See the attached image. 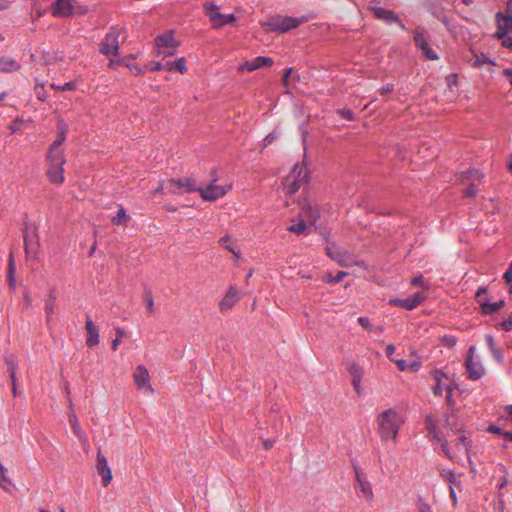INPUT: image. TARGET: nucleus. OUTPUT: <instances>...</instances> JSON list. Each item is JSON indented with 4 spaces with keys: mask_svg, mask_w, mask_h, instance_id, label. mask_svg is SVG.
<instances>
[{
    "mask_svg": "<svg viewBox=\"0 0 512 512\" xmlns=\"http://www.w3.org/2000/svg\"><path fill=\"white\" fill-rule=\"evenodd\" d=\"M378 433L382 441L397 439L403 418L395 409H387L377 417Z\"/></svg>",
    "mask_w": 512,
    "mask_h": 512,
    "instance_id": "1",
    "label": "nucleus"
},
{
    "mask_svg": "<svg viewBox=\"0 0 512 512\" xmlns=\"http://www.w3.org/2000/svg\"><path fill=\"white\" fill-rule=\"evenodd\" d=\"M307 19L305 17H291L276 15L263 22L262 26L267 32H275L277 34H284L291 29L299 27Z\"/></svg>",
    "mask_w": 512,
    "mask_h": 512,
    "instance_id": "2",
    "label": "nucleus"
},
{
    "mask_svg": "<svg viewBox=\"0 0 512 512\" xmlns=\"http://www.w3.org/2000/svg\"><path fill=\"white\" fill-rule=\"evenodd\" d=\"M309 169L305 163H296L284 180V189L288 194L296 193L309 181Z\"/></svg>",
    "mask_w": 512,
    "mask_h": 512,
    "instance_id": "3",
    "label": "nucleus"
},
{
    "mask_svg": "<svg viewBox=\"0 0 512 512\" xmlns=\"http://www.w3.org/2000/svg\"><path fill=\"white\" fill-rule=\"evenodd\" d=\"M47 170L46 176L50 183L61 185L65 181L64 165L66 163L65 154L46 153Z\"/></svg>",
    "mask_w": 512,
    "mask_h": 512,
    "instance_id": "4",
    "label": "nucleus"
},
{
    "mask_svg": "<svg viewBox=\"0 0 512 512\" xmlns=\"http://www.w3.org/2000/svg\"><path fill=\"white\" fill-rule=\"evenodd\" d=\"M497 30L494 33L503 48L512 50V15L496 14Z\"/></svg>",
    "mask_w": 512,
    "mask_h": 512,
    "instance_id": "5",
    "label": "nucleus"
},
{
    "mask_svg": "<svg viewBox=\"0 0 512 512\" xmlns=\"http://www.w3.org/2000/svg\"><path fill=\"white\" fill-rule=\"evenodd\" d=\"M202 6L204 14L209 18L213 29H220L228 24H233L236 21V16L234 14L220 13L219 6L214 2H204Z\"/></svg>",
    "mask_w": 512,
    "mask_h": 512,
    "instance_id": "6",
    "label": "nucleus"
},
{
    "mask_svg": "<svg viewBox=\"0 0 512 512\" xmlns=\"http://www.w3.org/2000/svg\"><path fill=\"white\" fill-rule=\"evenodd\" d=\"M464 367L467 378L472 381L481 379L486 373V369L482 365L479 356L476 355V347L474 345L468 348Z\"/></svg>",
    "mask_w": 512,
    "mask_h": 512,
    "instance_id": "7",
    "label": "nucleus"
},
{
    "mask_svg": "<svg viewBox=\"0 0 512 512\" xmlns=\"http://www.w3.org/2000/svg\"><path fill=\"white\" fill-rule=\"evenodd\" d=\"M154 43L156 57L165 58L173 56L176 53V48L178 47V43L176 42L172 31L159 34L154 39Z\"/></svg>",
    "mask_w": 512,
    "mask_h": 512,
    "instance_id": "8",
    "label": "nucleus"
},
{
    "mask_svg": "<svg viewBox=\"0 0 512 512\" xmlns=\"http://www.w3.org/2000/svg\"><path fill=\"white\" fill-rule=\"evenodd\" d=\"M119 36L120 29L116 26H112L100 43L99 52L105 56H117L120 49Z\"/></svg>",
    "mask_w": 512,
    "mask_h": 512,
    "instance_id": "9",
    "label": "nucleus"
},
{
    "mask_svg": "<svg viewBox=\"0 0 512 512\" xmlns=\"http://www.w3.org/2000/svg\"><path fill=\"white\" fill-rule=\"evenodd\" d=\"M169 192L172 194H184L194 193L200 190V184H198L196 178L193 176L185 178H171L167 182Z\"/></svg>",
    "mask_w": 512,
    "mask_h": 512,
    "instance_id": "10",
    "label": "nucleus"
},
{
    "mask_svg": "<svg viewBox=\"0 0 512 512\" xmlns=\"http://www.w3.org/2000/svg\"><path fill=\"white\" fill-rule=\"evenodd\" d=\"M216 178L212 180V183L207 185L206 187L200 185V190H198L201 198L205 201H215L224 195L232 188V185L222 186L215 184Z\"/></svg>",
    "mask_w": 512,
    "mask_h": 512,
    "instance_id": "11",
    "label": "nucleus"
},
{
    "mask_svg": "<svg viewBox=\"0 0 512 512\" xmlns=\"http://www.w3.org/2000/svg\"><path fill=\"white\" fill-rule=\"evenodd\" d=\"M67 132L68 125L63 120L59 121L57 124L56 139L50 144L47 153L65 154L62 145L67 138Z\"/></svg>",
    "mask_w": 512,
    "mask_h": 512,
    "instance_id": "12",
    "label": "nucleus"
},
{
    "mask_svg": "<svg viewBox=\"0 0 512 512\" xmlns=\"http://www.w3.org/2000/svg\"><path fill=\"white\" fill-rule=\"evenodd\" d=\"M369 10L372 11L375 18L379 20H383L388 24L396 23L402 30H406V26L403 21L395 14L394 11L388 10L382 7H369Z\"/></svg>",
    "mask_w": 512,
    "mask_h": 512,
    "instance_id": "13",
    "label": "nucleus"
},
{
    "mask_svg": "<svg viewBox=\"0 0 512 512\" xmlns=\"http://www.w3.org/2000/svg\"><path fill=\"white\" fill-rule=\"evenodd\" d=\"M134 383L139 390H146L153 393L154 389L150 384V376L144 365H138L133 373Z\"/></svg>",
    "mask_w": 512,
    "mask_h": 512,
    "instance_id": "14",
    "label": "nucleus"
},
{
    "mask_svg": "<svg viewBox=\"0 0 512 512\" xmlns=\"http://www.w3.org/2000/svg\"><path fill=\"white\" fill-rule=\"evenodd\" d=\"M426 298L427 296L425 294L417 292L414 295L405 299H391L389 303L393 306L404 308L406 310H413L416 307H418Z\"/></svg>",
    "mask_w": 512,
    "mask_h": 512,
    "instance_id": "15",
    "label": "nucleus"
},
{
    "mask_svg": "<svg viewBox=\"0 0 512 512\" xmlns=\"http://www.w3.org/2000/svg\"><path fill=\"white\" fill-rule=\"evenodd\" d=\"M97 472L102 478V485L107 487L112 480L111 469L108 466L107 459L99 450L97 453V464H96Z\"/></svg>",
    "mask_w": 512,
    "mask_h": 512,
    "instance_id": "16",
    "label": "nucleus"
},
{
    "mask_svg": "<svg viewBox=\"0 0 512 512\" xmlns=\"http://www.w3.org/2000/svg\"><path fill=\"white\" fill-rule=\"evenodd\" d=\"M353 468L360 491L368 501H372L374 494L370 482L365 477H363L361 469L357 464L353 463Z\"/></svg>",
    "mask_w": 512,
    "mask_h": 512,
    "instance_id": "17",
    "label": "nucleus"
},
{
    "mask_svg": "<svg viewBox=\"0 0 512 512\" xmlns=\"http://www.w3.org/2000/svg\"><path fill=\"white\" fill-rule=\"evenodd\" d=\"M76 0H56L53 6V15L70 17L75 13Z\"/></svg>",
    "mask_w": 512,
    "mask_h": 512,
    "instance_id": "18",
    "label": "nucleus"
},
{
    "mask_svg": "<svg viewBox=\"0 0 512 512\" xmlns=\"http://www.w3.org/2000/svg\"><path fill=\"white\" fill-rule=\"evenodd\" d=\"M273 59L270 57L258 56L250 61H245L238 68L239 71H247L253 72L264 66H271L273 64Z\"/></svg>",
    "mask_w": 512,
    "mask_h": 512,
    "instance_id": "19",
    "label": "nucleus"
},
{
    "mask_svg": "<svg viewBox=\"0 0 512 512\" xmlns=\"http://www.w3.org/2000/svg\"><path fill=\"white\" fill-rule=\"evenodd\" d=\"M240 296L234 286H231L225 296L219 303V310L221 313H225L231 310L235 304L239 301Z\"/></svg>",
    "mask_w": 512,
    "mask_h": 512,
    "instance_id": "20",
    "label": "nucleus"
},
{
    "mask_svg": "<svg viewBox=\"0 0 512 512\" xmlns=\"http://www.w3.org/2000/svg\"><path fill=\"white\" fill-rule=\"evenodd\" d=\"M85 328L87 332L86 345L90 348L97 346L99 344V330L90 317H87Z\"/></svg>",
    "mask_w": 512,
    "mask_h": 512,
    "instance_id": "21",
    "label": "nucleus"
},
{
    "mask_svg": "<svg viewBox=\"0 0 512 512\" xmlns=\"http://www.w3.org/2000/svg\"><path fill=\"white\" fill-rule=\"evenodd\" d=\"M39 247V238L37 234V228H34V239L28 236L27 231L24 234V249L27 256H35Z\"/></svg>",
    "mask_w": 512,
    "mask_h": 512,
    "instance_id": "22",
    "label": "nucleus"
},
{
    "mask_svg": "<svg viewBox=\"0 0 512 512\" xmlns=\"http://www.w3.org/2000/svg\"><path fill=\"white\" fill-rule=\"evenodd\" d=\"M484 175L476 169H468L459 174L462 183H475L477 186L482 182Z\"/></svg>",
    "mask_w": 512,
    "mask_h": 512,
    "instance_id": "23",
    "label": "nucleus"
},
{
    "mask_svg": "<svg viewBox=\"0 0 512 512\" xmlns=\"http://www.w3.org/2000/svg\"><path fill=\"white\" fill-rule=\"evenodd\" d=\"M21 69V64L12 57L0 56V72L13 73Z\"/></svg>",
    "mask_w": 512,
    "mask_h": 512,
    "instance_id": "24",
    "label": "nucleus"
},
{
    "mask_svg": "<svg viewBox=\"0 0 512 512\" xmlns=\"http://www.w3.org/2000/svg\"><path fill=\"white\" fill-rule=\"evenodd\" d=\"M56 299H57L56 289L52 288L49 291V293L47 294V297L45 299V316H46V321L48 324L52 320V317L55 312L54 308H55Z\"/></svg>",
    "mask_w": 512,
    "mask_h": 512,
    "instance_id": "25",
    "label": "nucleus"
},
{
    "mask_svg": "<svg viewBox=\"0 0 512 512\" xmlns=\"http://www.w3.org/2000/svg\"><path fill=\"white\" fill-rule=\"evenodd\" d=\"M68 407H69L68 419H69V423L71 425L72 431H73V433L78 438H81L83 436L82 435V431H81V427H80V424L78 422L76 413H75V411L73 409V403H72L71 399H69V401H68ZM83 439H85L84 436H83Z\"/></svg>",
    "mask_w": 512,
    "mask_h": 512,
    "instance_id": "26",
    "label": "nucleus"
},
{
    "mask_svg": "<svg viewBox=\"0 0 512 512\" xmlns=\"http://www.w3.org/2000/svg\"><path fill=\"white\" fill-rule=\"evenodd\" d=\"M424 424L429 435H431L433 439L436 440L437 442H441L442 438L440 437L439 434L437 420L432 415H427L425 417Z\"/></svg>",
    "mask_w": 512,
    "mask_h": 512,
    "instance_id": "27",
    "label": "nucleus"
},
{
    "mask_svg": "<svg viewBox=\"0 0 512 512\" xmlns=\"http://www.w3.org/2000/svg\"><path fill=\"white\" fill-rule=\"evenodd\" d=\"M488 349L492 355V357L497 361L498 363H502L504 360V354L503 351L496 347L494 337L490 334H487L485 336Z\"/></svg>",
    "mask_w": 512,
    "mask_h": 512,
    "instance_id": "28",
    "label": "nucleus"
},
{
    "mask_svg": "<svg viewBox=\"0 0 512 512\" xmlns=\"http://www.w3.org/2000/svg\"><path fill=\"white\" fill-rule=\"evenodd\" d=\"M478 302L480 303L482 312L486 315H491V314L496 313L501 308H503L505 305L504 300H500V301H497L494 303H491L489 301H481V300H478Z\"/></svg>",
    "mask_w": 512,
    "mask_h": 512,
    "instance_id": "29",
    "label": "nucleus"
},
{
    "mask_svg": "<svg viewBox=\"0 0 512 512\" xmlns=\"http://www.w3.org/2000/svg\"><path fill=\"white\" fill-rule=\"evenodd\" d=\"M164 70L168 72L178 71L181 74H184L187 71L185 59L182 57L175 61H167L164 63Z\"/></svg>",
    "mask_w": 512,
    "mask_h": 512,
    "instance_id": "30",
    "label": "nucleus"
},
{
    "mask_svg": "<svg viewBox=\"0 0 512 512\" xmlns=\"http://www.w3.org/2000/svg\"><path fill=\"white\" fill-rule=\"evenodd\" d=\"M414 42L419 50L426 46L428 44V32L424 28H417L414 33Z\"/></svg>",
    "mask_w": 512,
    "mask_h": 512,
    "instance_id": "31",
    "label": "nucleus"
},
{
    "mask_svg": "<svg viewBox=\"0 0 512 512\" xmlns=\"http://www.w3.org/2000/svg\"><path fill=\"white\" fill-rule=\"evenodd\" d=\"M131 220L130 215L127 214L126 210L121 206L118 210V213L116 216H114L111 221L114 225L117 226H127L129 221Z\"/></svg>",
    "mask_w": 512,
    "mask_h": 512,
    "instance_id": "32",
    "label": "nucleus"
},
{
    "mask_svg": "<svg viewBox=\"0 0 512 512\" xmlns=\"http://www.w3.org/2000/svg\"><path fill=\"white\" fill-rule=\"evenodd\" d=\"M15 270H16V265H15L14 255L12 252H10L9 260H8V284H9L10 289L15 288V284H16Z\"/></svg>",
    "mask_w": 512,
    "mask_h": 512,
    "instance_id": "33",
    "label": "nucleus"
},
{
    "mask_svg": "<svg viewBox=\"0 0 512 512\" xmlns=\"http://www.w3.org/2000/svg\"><path fill=\"white\" fill-rule=\"evenodd\" d=\"M301 214L314 224L318 218V212L317 210L313 209V207L309 204L304 205L301 210Z\"/></svg>",
    "mask_w": 512,
    "mask_h": 512,
    "instance_id": "34",
    "label": "nucleus"
},
{
    "mask_svg": "<svg viewBox=\"0 0 512 512\" xmlns=\"http://www.w3.org/2000/svg\"><path fill=\"white\" fill-rule=\"evenodd\" d=\"M143 300L146 305V310L149 314H152L154 312V299L153 294L150 289H145L143 292Z\"/></svg>",
    "mask_w": 512,
    "mask_h": 512,
    "instance_id": "35",
    "label": "nucleus"
},
{
    "mask_svg": "<svg viewBox=\"0 0 512 512\" xmlns=\"http://www.w3.org/2000/svg\"><path fill=\"white\" fill-rule=\"evenodd\" d=\"M443 375L444 374L440 371H435L433 373V378L437 382L433 388V393L435 396H442V394H443L444 387L441 384V376H443Z\"/></svg>",
    "mask_w": 512,
    "mask_h": 512,
    "instance_id": "36",
    "label": "nucleus"
},
{
    "mask_svg": "<svg viewBox=\"0 0 512 512\" xmlns=\"http://www.w3.org/2000/svg\"><path fill=\"white\" fill-rule=\"evenodd\" d=\"M4 362H5L6 366H7L8 373L9 372H16L18 361H17V357L15 355H13V354H5Z\"/></svg>",
    "mask_w": 512,
    "mask_h": 512,
    "instance_id": "37",
    "label": "nucleus"
},
{
    "mask_svg": "<svg viewBox=\"0 0 512 512\" xmlns=\"http://www.w3.org/2000/svg\"><path fill=\"white\" fill-rule=\"evenodd\" d=\"M420 51L422 52V55L423 57L426 59V60H437L439 59V56L438 54L436 53L435 50H433L429 43L424 46V47H421Z\"/></svg>",
    "mask_w": 512,
    "mask_h": 512,
    "instance_id": "38",
    "label": "nucleus"
},
{
    "mask_svg": "<svg viewBox=\"0 0 512 512\" xmlns=\"http://www.w3.org/2000/svg\"><path fill=\"white\" fill-rule=\"evenodd\" d=\"M349 374L353 380H362L363 370L358 364H351L348 368Z\"/></svg>",
    "mask_w": 512,
    "mask_h": 512,
    "instance_id": "39",
    "label": "nucleus"
},
{
    "mask_svg": "<svg viewBox=\"0 0 512 512\" xmlns=\"http://www.w3.org/2000/svg\"><path fill=\"white\" fill-rule=\"evenodd\" d=\"M455 445L459 450H461L463 448L465 452H468L470 449V446H471V442H470V440H468V438L465 435L461 434L458 437Z\"/></svg>",
    "mask_w": 512,
    "mask_h": 512,
    "instance_id": "40",
    "label": "nucleus"
},
{
    "mask_svg": "<svg viewBox=\"0 0 512 512\" xmlns=\"http://www.w3.org/2000/svg\"><path fill=\"white\" fill-rule=\"evenodd\" d=\"M125 66L136 76L145 74L147 66H140L136 63H126Z\"/></svg>",
    "mask_w": 512,
    "mask_h": 512,
    "instance_id": "41",
    "label": "nucleus"
},
{
    "mask_svg": "<svg viewBox=\"0 0 512 512\" xmlns=\"http://www.w3.org/2000/svg\"><path fill=\"white\" fill-rule=\"evenodd\" d=\"M307 226L304 220H300L296 224H293L288 227V231L296 234H302L305 232Z\"/></svg>",
    "mask_w": 512,
    "mask_h": 512,
    "instance_id": "42",
    "label": "nucleus"
},
{
    "mask_svg": "<svg viewBox=\"0 0 512 512\" xmlns=\"http://www.w3.org/2000/svg\"><path fill=\"white\" fill-rule=\"evenodd\" d=\"M50 87L52 89L58 90V91H72V90H74L76 88V83L73 82V81L66 82L63 85H56V84L52 83L50 85Z\"/></svg>",
    "mask_w": 512,
    "mask_h": 512,
    "instance_id": "43",
    "label": "nucleus"
},
{
    "mask_svg": "<svg viewBox=\"0 0 512 512\" xmlns=\"http://www.w3.org/2000/svg\"><path fill=\"white\" fill-rule=\"evenodd\" d=\"M441 343L445 347L454 348L457 344V338L454 335H443L441 337Z\"/></svg>",
    "mask_w": 512,
    "mask_h": 512,
    "instance_id": "44",
    "label": "nucleus"
},
{
    "mask_svg": "<svg viewBox=\"0 0 512 512\" xmlns=\"http://www.w3.org/2000/svg\"><path fill=\"white\" fill-rule=\"evenodd\" d=\"M229 242H230V237L228 235L223 236L219 239V244L222 247H224L226 250L233 253L237 257H239V253L234 250V248L229 244Z\"/></svg>",
    "mask_w": 512,
    "mask_h": 512,
    "instance_id": "45",
    "label": "nucleus"
},
{
    "mask_svg": "<svg viewBox=\"0 0 512 512\" xmlns=\"http://www.w3.org/2000/svg\"><path fill=\"white\" fill-rule=\"evenodd\" d=\"M346 276H347V272L338 271L335 276H332L331 274L328 275L327 282L330 284H337V283L341 282Z\"/></svg>",
    "mask_w": 512,
    "mask_h": 512,
    "instance_id": "46",
    "label": "nucleus"
},
{
    "mask_svg": "<svg viewBox=\"0 0 512 512\" xmlns=\"http://www.w3.org/2000/svg\"><path fill=\"white\" fill-rule=\"evenodd\" d=\"M478 192L477 185L473 182L469 184V186L463 191V196L465 198H473L476 196Z\"/></svg>",
    "mask_w": 512,
    "mask_h": 512,
    "instance_id": "47",
    "label": "nucleus"
},
{
    "mask_svg": "<svg viewBox=\"0 0 512 512\" xmlns=\"http://www.w3.org/2000/svg\"><path fill=\"white\" fill-rule=\"evenodd\" d=\"M411 285L422 287L424 290H429V285L424 282L422 275H418V276L412 278Z\"/></svg>",
    "mask_w": 512,
    "mask_h": 512,
    "instance_id": "48",
    "label": "nucleus"
},
{
    "mask_svg": "<svg viewBox=\"0 0 512 512\" xmlns=\"http://www.w3.org/2000/svg\"><path fill=\"white\" fill-rule=\"evenodd\" d=\"M7 469L0 462V487L5 489V483L10 484V479L6 475Z\"/></svg>",
    "mask_w": 512,
    "mask_h": 512,
    "instance_id": "49",
    "label": "nucleus"
},
{
    "mask_svg": "<svg viewBox=\"0 0 512 512\" xmlns=\"http://www.w3.org/2000/svg\"><path fill=\"white\" fill-rule=\"evenodd\" d=\"M357 322L361 325L366 331L372 332L374 331V327L370 323V320L367 317H359Z\"/></svg>",
    "mask_w": 512,
    "mask_h": 512,
    "instance_id": "50",
    "label": "nucleus"
},
{
    "mask_svg": "<svg viewBox=\"0 0 512 512\" xmlns=\"http://www.w3.org/2000/svg\"><path fill=\"white\" fill-rule=\"evenodd\" d=\"M338 114L341 116V118L348 121H353L355 119V115L350 109H340L338 110Z\"/></svg>",
    "mask_w": 512,
    "mask_h": 512,
    "instance_id": "51",
    "label": "nucleus"
},
{
    "mask_svg": "<svg viewBox=\"0 0 512 512\" xmlns=\"http://www.w3.org/2000/svg\"><path fill=\"white\" fill-rule=\"evenodd\" d=\"M488 431L491 432V433H494V434H497V435H500L502 436L504 439H505V434L506 433H510L511 431H505L503 430L501 427L497 426V425H490L488 427Z\"/></svg>",
    "mask_w": 512,
    "mask_h": 512,
    "instance_id": "52",
    "label": "nucleus"
},
{
    "mask_svg": "<svg viewBox=\"0 0 512 512\" xmlns=\"http://www.w3.org/2000/svg\"><path fill=\"white\" fill-rule=\"evenodd\" d=\"M453 417H454L453 415H452V416H450V415H448V414H446V415H445V422H446V425H447L450 429L455 430V431H457V432H460V431H461V427H458V426L456 425V423L452 422Z\"/></svg>",
    "mask_w": 512,
    "mask_h": 512,
    "instance_id": "53",
    "label": "nucleus"
},
{
    "mask_svg": "<svg viewBox=\"0 0 512 512\" xmlns=\"http://www.w3.org/2000/svg\"><path fill=\"white\" fill-rule=\"evenodd\" d=\"M500 325L505 331H507V332L511 331L512 330V313L509 315L508 318L504 319Z\"/></svg>",
    "mask_w": 512,
    "mask_h": 512,
    "instance_id": "54",
    "label": "nucleus"
},
{
    "mask_svg": "<svg viewBox=\"0 0 512 512\" xmlns=\"http://www.w3.org/2000/svg\"><path fill=\"white\" fill-rule=\"evenodd\" d=\"M445 389H446V402L449 406H453L454 405L453 389L451 386H447Z\"/></svg>",
    "mask_w": 512,
    "mask_h": 512,
    "instance_id": "55",
    "label": "nucleus"
},
{
    "mask_svg": "<svg viewBox=\"0 0 512 512\" xmlns=\"http://www.w3.org/2000/svg\"><path fill=\"white\" fill-rule=\"evenodd\" d=\"M441 450H442L443 454H444L448 459H450V460H452V459H453L452 454H451V452H450V450H449V448H448V443H447V441H443V442L441 441Z\"/></svg>",
    "mask_w": 512,
    "mask_h": 512,
    "instance_id": "56",
    "label": "nucleus"
},
{
    "mask_svg": "<svg viewBox=\"0 0 512 512\" xmlns=\"http://www.w3.org/2000/svg\"><path fill=\"white\" fill-rule=\"evenodd\" d=\"M164 69V64L160 62L153 61L150 63L149 70L152 72H157Z\"/></svg>",
    "mask_w": 512,
    "mask_h": 512,
    "instance_id": "57",
    "label": "nucleus"
},
{
    "mask_svg": "<svg viewBox=\"0 0 512 512\" xmlns=\"http://www.w3.org/2000/svg\"><path fill=\"white\" fill-rule=\"evenodd\" d=\"M503 278L507 284L512 282V262L510 263L509 268L505 271Z\"/></svg>",
    "mask_w": 512,
    "mask_h": 512,
    "instance_id": "58",
    "label": "nucleus"
},
{
    "mask_svg": "<svg viewBox=\"0 0 512 512\" xmlns=\"http://www.w3.org/2000/svg\"><path fill=\"white\" fill-rule=\"evenodd\" d=\"M393 90H394V85H393V84H387V85L383 86V87L379 90V92H380L382 95H386V94L391 93Z\"/></svg>",
    "mask_w": 512,
    "mask_h": 512,
    "instance_id": "59",
    "label": "nucleus"
},
{
    "mask_svg": "<svg viewBox=\"0 0 512 512\" xmlns=\"http://www.w3.org/2000/svg\"><path fill=\"white\" fill-rule=\"evenodd\" d=\"M352 385H353L354 390L357 393V395H361V393H362L361 380H353Z\"/></svg>",
    "mask_w": 512,
    "mask_h": 512,
    "instance_id": "60",
    "label": "nucleus"
},
{
    "mask_svg": "<svg viewBox=\"0 0 512 512\" xmlns=\"http://www.w3.org/2000/svg\"><path fill=\"white\" fill-rule=\"evenodd\" d=\"M503 75L506 77V79L509 81V84L512 87V68L504 69Z\"/></svg>",
    "mask_w": 512,
    "mask_h": 512,
    "instance_id": "61",
    "label": "nucleus"
},
{
    "mask_svg": "<svg viewBox=\"0 0 512 512\" xmlns=\"http://www.w3.org/2000/svg\"><path fill=\"white\" fill-rule=\"evenodd\" d=\"M276 135L274 132L268 134L265 139H264V142H265V146L271 144L275 139H276Z\"/></svg>",
    "mask_w": 512,
    "mask_h": 512,
    "instance_id": "62",
    "label": "nucleus"
},
{
    "mask_svg": "<svg viewBox=\"0 0 512 512\" xmlns=\"http://www.w3.org/2000/svg\"><path fill=\"white\" fill-rule=\"evenodd\" d=\"M437 18L446 26L449 27V18L444 14L440 13L437 15Z\"/></svg>",
    "mask_w": 512,
    "mask_h": 512,
    "instance_id": "63",
    "label": "nucleus"
},
{
    "mask_svg": "<svg viewBox=\"0 0 512 512\" xmlns=\"http://www.w3.org/2000/svg\"><path fill=\"white\" fill-rule=\"evenodd\" d=\"M395 363L400 371H404L407 369V363L405 360H395Z\"/></svg>",
    "mask_w": 512,
    "mask_h": 512,
    "instance_id": "64",
    "label": "nucleus"
}]
</instances>
